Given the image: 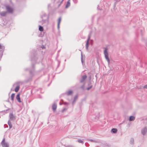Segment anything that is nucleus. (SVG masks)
<instances>
[{
  "label": "nucleus",
  "instance_id": "nucleus-1",
  "mask_svg": "<svg viewBox=\"0 0 147 147\" xmlns=\"http://www.w3.org/2000/svg\"><path fill=\"white\" fill-rule=\"evenodd\" d=\"M108 49L107 48H105V50L104 51V54L105 57L107 60L108 64L110 63V61L109 58V55L107 52Z\"/></svg>",
  "mask_w": 147,
  "mask_h": 147
},
{
  "label": "nucleus",
  "instance_id": "nucleus-2",
  "mask_svg": "<svg viewBox=\"0 0 147 147\" xmlns=\"http://www.w3.org/2000/svg\"><path fill=\"white\" fill-rule=\"evenodd\" d=\"M1 144L3 147H9V144L8 143L5 142V138L3 139Z\"/></svg>",
  "mask_w": 147,
  "mask_h": 147
},
{
  "label": "nucleus",
  "instance_id": "nucleus-3",
  "mask_svg": "<svg viewBox=\"0 0 147 147\" xmlns=\"http://www.w3.org/2000/svg\"><path fill=\"white\" fill-rule=\"evenodd\" d=\"M6 9L8 12L10 13H13V8L9 5H6L5 7Z\"/></svg>",
  "mask_w": 147,
  "mask_h": 147
},
{
  "label": "nucleus",
  "instance_id": "nucleus-4",
  "mask_svg": "<svg viewBox=\"0 0 147 147\" xmlns=\"http://www.w3.org/2000/svg\"><path fill=\"white\" fill-rule=\"evenodd\" d=\"M9 119L8 120L13 121L16 119V116L14 115L13 113H10L9 115Z\"/></svg>",
  "mask_w": 147,
  "mask_h": 147
},
{
  "label": "nucleus",
  "instance_id": "nucleus-5",
  "mask_svg": "<svg viewBox=\"0 0 147 147\" xmlns=\"http://www.w3.org/2000/svg\"><path fill=\"white\" fill-rule=\"evenodd\" d=\"M32 69L30 70V73L31 75H32V77L30 78V79H31L34 76L33 73L35 71V67L34 64H32Z\"/></svg>",
  "mask_w": 147,
  "mask_h": 147
},
{
  "label": "nucleus",
  "instance_id": "nucleus-6",
  "mask_svg": "<svg viewBox=\"0 0 147 147\" xmlns=\"http://www.w3.org/2000/svg\"><path fill=\"white\" fill-rule=\"evenodd\" d=\"M36 52L34 53V56L31 57V60L32 61H36L38 59V57L36 56Z\"/></svg>",
  "mask_w": 147,
  "mask_h": 147
},
{
  "label": "nucleus",
  "instance_id": "nucleus-7",
  "mask_svg": "<svg viewBox=\"0 0 147 147\" xmlns=\"http://www.w3.org/2000/svg\"><path fill=\"white\" fill-rule=\"evenodd\" d=\"M90 34H89L88 36V39L87 40L86 45V49H88V45L89 44V40L90 38Z\"/></svg>",
  "mask_w": 147,
  "mask_h": 147
},
{
  "label": "nucleus",
  "instance_id": "nucleus-8",
  "mask_svg": "<svg viewBox=\"0 0 147 147\" xmlns=\"http://www.w3.org/2000/svg\"><path fill=\"white\" fill-rule=\"evenodd\" d=\"M147 132V128L146 127H145L141 130V133L143 135H144Z\"/></svg>",
  "mask_w": 147,
  "mask_h": 147
},
{
  "label": "nucleus",
  "instance_id": "nucleus-9",
  "mask_svg": "<svg viewBox=\"0 0 147 147\" xmlns=\"http://www.w3.org/2000/svg\"><path fill=\"white\" fill-rule=\"evenodd\" d=\"M87 76L86 75H84L82 76L81 79L80 80V83H83L86 78Z\"/></svg>",
  "mask_w": 147,
  "mask_h": 147
},
{
  "label": "nucleus",
  "instance_id": "nucleus-10",
  "mask_svg": "<svg viewBox=\"0 0 147 147\" xmlns=\"http://www.w3.org/2000/svg\"><path fill=\"white\" fill-rule=\"evenodd\" d=\"M20 95V93L16 95V99H17V100L19 102H21V101Z\"/></svg>",
  "mask_w": 147,
  "mask_h": 147
},
{
  "label": "nucleus",
  "instance_id": "nucleus-11",
  "mask_svg": "<svg viewBox=\"0 0 147 147\" xmlns=\"http://www.w3.org/2000/svg\"><path fill=\"white\" fill-rule=\"evenodd\" d=\"M57 108V105L54 102L53 104L52 105V110L53 111H55Z\"/></svg>",
  "mask_w": 147,
  "mask_h": 147
},
{
  "label": "nucleus",
  "instance_id": "nucleus-12",
  "mask_svg": "<svg viewBox=\"0 0 147 147\" xmlns=\"http://www.w3.org/2000/svg\"><path fill=\"white\" fill-rule=\"evenodd\" d=\"M61 20V17H60L59 18L57 24V28L58 30L60 28V24Z\"/></svg>",
  "mask_w": 147,
  "mask_h": 147
},
{
  "label": "nucleus",
  "instance_id": "nucleus-13",
  "mask_svg": "<svg viewBox=\"0 0 147 147\" xmlns=\"http://www.w3.org/2000/svg\"><path fill=\"white\" fill-rule=\"evenodd\" d=\"M7 13V11H3L0 13V15L2 16H5Z\"/></svg>",
  "mask_w": 147,
  "mask_h": 147
},
{
  "label": "nucleus",
  "instance_id": "nucleus-14",
  "mask_svg": "<svg viewBox=\"0 0 147 147\" xmlns=\"http://www.w3.org/2000/svg\"><path fill=\"white\" fill-rule=\"evenodd\" d=\"M117 131V130L116 128H113L111 130V132L115 134L116 133Z\"/></svg>",
  "mask_w": 147,
  "mask_h": 147
},
{
  "label": "nucleus",
  "instance_id": "nucleus-15",
  "mask_svg": "<svg viewBox=\"0 0 147 147\" xmlns=\"http://www.w3.org/2000/svg\"><path fill=\"white\" fill-rule=\"evenodd\" d=\"M73 91L72 90H70L67 92H66L65 94L68 96H69L71 95Z\"/></svg>",
  "mask_w": 147,
  "mask_h": 147
},
{
  "label": "nucleus",
  "instance_id": "nucleus-16",
  "mask_svg": "<svg viewBox=\"0 0 147 147\" xmlns=\"http://www.w3.org/2000/svg\"><path fill=\"white\" fill-rule=\"evenodd\" d=\"M129 143L131 145H133L134 144V140L133 138L130 139Z\"/></svg>",
  "mask_w": 147,
  "mask_h": 147
},
{
  "label": "nucleus",
  "instance_id": "nucleus-17",
  "mask_svg": "<svg viewBox=\"0 0 147 147\" xmlns=\"http://www.w3.org/2000/svg\"><path fill=\"white\" fill-rule=\"evenodd\" d=\"M135 119V117L133 116H130L129 119V120L130 121H134Z\"/></svg>",
  "mask_w": 147,
  "mask_h": 147
},
{
  "label": "nucleus",
  "instance_id": "nucleus-18",
  "mask_svg": "<svg viewBox=\"0 0 147 147\" xmlns=\"http://www.w3.org/2000/svg\"><path fill=\"white\" fill-rule=\"evenodd\" d=\"M7 123L9 126V129H11L12 128V125L11 121L10 120H8V121Z\"/></svg>",
  "mask_w": 147,
  "mask_h": 147
},
{
  "label": "nucleus",
  "instance_id": "nucleus-19",
  "mask_svg": "<svg viewBox=\"0 0 147 147\" xmlns=\"http://www.w3.org/2000/svg\"><path fill=\"white\" fill-rule=\"evenodd\" d=\"M70 0H69L67 1V4L66 5L65 7L66 8H67L69 6H70Z\"/></svg>",
  "mask_w": 147,
  "mask_h": 147
},
{
  "label": "nucleus",
  "instance_id": "nucleus-20",
  "mask_svg": "<svg viewBox=\"0 0 147 147\" xmlns=\"http://www.w3.org/2000/svg\"><path fill=\"white\" fill-rule=\"evenodd\" d=\"M78 98V96L77 95H75L74 97V100H73V101L72 102V105H74V103L75 102H76V99L77 98Z\"/></svg>",
  "mask_w": 147,
  "mask_h": 147
},
{
  "label": "nucleus",
  "instance_id": "nucleus-21",
  "mask_svg": "<svg viewBox=\"0 0 147 147\" xmlns=\"http://www.w3.org/2000/svg\"><path fill=\"white\" fill-rule=\"evenodd\" d=\"M20 88V86H19L18 85L17 86L15 89L14 90L16 92H18V90H19Z\"/></svg>",
  "mask_w": 147,
  "mask_h": 147
},
{
  "label": "nucleus",
  "instance_id": "nucleus-22",
  "mask_svg": "<svg viewBox=\"0 0 147 147\" xmlns=\"http://www.w3.org/2000/svg\"><path fill=\"white\" fill-rule=\"evenodd\" d=\"M39 30L41 32L43 31V28L42 26L40 25L39 26Z\"/></svg>",
  "mask_w": 147,
  "mask_h": 147
},
{
  "label": "nucleus",
  "instance_id": "nucleus-23",
  "mask_svg": "<svg viewBox=\"0 0 147 147\" xmlns=\"http://www.w3.org/2000/svg\"><path fill=\"white\" fill-rule=\"evenodd\" d=\"M15 94L14 93H13L11 94V100L12 101H13L14 100V98L15 97Z\"/></svg>",
  "mask_w": 147,
  "mask_h": 147
},
{
  "label": "nucleus",
  "instance_id": "nucleus-24",
  "mask_svg": "<svg viewBox=\"0 0 147 147\" xmlns=\"http://www.w3.org/2000/svg\"><path fill=\"white\" fill-rule=\"evenodd\" d=\"M78 142L79 143H81L82 144H83L84 143L83 141L80 139H78Z\"/></svg>",
  "mask_w": 147,
  "mask_h": 147
},
{
  "label": "nucleus",
  "instance_id": "nucleus-25",
  "mask_svg": "<svg viewBox=\"0 0 147 147\" xmlns=\"http://www.w3.org/2000/svg\"><path fill=\"white\" fill-rule=\"evenodd\" d=\"M47 16V14L45 13H44L41 16V17L42 19V18L44 17H45Z\"/></svg>",
  "mask_w": 147,
  "mask_h": 147
},
{
  "label": "nucleus",
  "instance_id": "nucleus-26",
  "mask_svg": "<svg viewBox=\"0 0 147 147\" xmlns=\"http://www.w3.org/2000/svg\"><path fill=\"white\" fill-rule=\"evenodd\" d=\"M47 21V19L43 20L42 19V24H43L45 23Z\"/></svg>",
  "mask_w": 147,
  "mask_h": 147
},
{
  "label": "nucleus",
  "instance_id": "nucleus-27",
  "mask_svg": "<svg viewBox=\"0 0 147 147\" xmlns=\"http://www.w3.org/2000/svg\"><path fill=\"white\" fill-rule=\"evenodd\" d=\"M89 140L92 142H98L97 140H94L92 139H90Z\"/></svg>",
  "mask_w": 147,
  "mask_h": 147
},
{
  "label": "nucleus",
  "instance_id": "nucleus-28",
  "mask_svg": "<svg viewBox=\"0 0 147 147\" xmlns=\"http://www.w3.org/2000/svg\"><path fill=\"white\" fill-rule=\"evenodd\" d=\"M81 62H82V64H83L84 61H83V60L82 56V53H81Z\"/></svg>",
  "mask_w": 147,
  "mask_h": 147
},
{
  "label": "nucleus",
  "instance_id": "nucleus-29",
  "mask_svg": "<svg viewBox=\"0 0 147 147\" xmlns=\"http://www.w3.org/2000/svg\"><path fill=\"white\" fill-rule=\"evenodd\" d=\"M5 47L4 46H1V47L0 48V49H1L2 50H3V51L5 49Z\"/></svg>",
  "mask_w": 147,
  "mask_h": 147
},
{
  "label": "nucleus",
  "instance_id": "nucleus-30",
  "mask_svg": "<svg viewBox=\"0 0 147 147\" xmlns=\"http://www.w3.org/2000/svg\"><path fill=\"white\" fill-rule=\"evenodd\" d=\"M67 109L66 108L63 109H62L61 111L62 113H63Z\"/></svg>",
  "mask_w": 147,
  "mask_h": 147
},
{
  "label": "nucleus",
  "instance_id": "nucleus-31",
  "mask_svg": "<svg viewBox=\"0 0 147 147\" xmlns=\"http://www.w3.org/2000/svg\"><path fill=\"white\" fill-rule=\"evenodd\" d=\"M92 86H90L89 87L87 88L86 89L87 90H89L90 89L92 88Z\"/></svg>",
  "mask_w": 147,
  "mask_h": 147
},
{
  "label": "nucleus",
  "instance_id": "nucleus-32",
  "mask_svg": "<svg viewBox=\"0 0 147 147\" xmlns=\"http://www.w3.org/2000/svg\"><path fill=\"white\" fill-rule=\"evenodd\" d=\"M63 104L65 105H69V103H67L66 102H64V103H63Z\"/></svg>",
  "mask_w": 147,
  "mask_h": 147
},
{
  "label": "nucleus",
  "instance_id": "nucleus-33",
  "mask_svg": "<svg viewBox=\"0 0 147 147\" xmlns=\"http://www.w3.org/2000/svg\"><path fill=\"white\" fill-rule=\"evenodd\" d=\"M4 127L5 128H6V127H8V126L7 124H4Z\"/></svg>",
  "mask_w": 147,
  "mask_h": 147
},
{
  "label": "nucleus",
  "instance_id": "nucleus-34",
  "mask_svg": "<svg viewBox=\"0 0 147 147\" xmlns=\"http://www.w3.org/2000/svg\"><path fill=\"white\" fill-rule=\"evenodd\" d=\"M41 47L42 48V49H45V47L43 45H42V46Z\"/></svg>",
  "mask_w": 147,
  "mask_h": 147
},
{
  "label": "nucleus",
  "instance_id": "nucleus-35",
  "mask_svg": "<svg viewBox=\"0 0 147 147\" xmlns=\"http://www.w3.org/2000/svg\"><path fill=\"white\" fill-rule=\"evenodd\" d=\"M7 109L5 111H6V113H7L8 112L7 111H8L9 109Z\"/></svg>",
  "mask_w": 147,
  "mask_h": 147
},
{
  "label": "nucleus",
  "instance_id": "nucleus-36",
  "mask_svg": "<svg viewBox=\"0 0 147 147\" xmlns=\"http://www.w3.org/2000/svg\"><path fill=\"white\" fill-rule=\"evenodd\" d=\"M144 88H146L147 89V84L146 85H145L144 86Z\"/></svg>",
  "mask_w": 147,
  "mask_h": 147
},
{
  "label": "nucleus",
  "instance_id": "nucleus-37",
  "mask_svg": "<svg viewBox=\"0 0 147 147\" xmlns=\"http://www.w3.org/2000/svg\"><path fill=\"white\" fill-rule=\"evenodd\" d=\"M30 80H30H26V82H29V81Z\"/></svg>",
  "mask_w": 147,
  "mask_h": 147
},
{
  "label": "nucleus",
  "instance_id": "nucleus-38",
  "mask_svg": "<svg viewBox=\"0 0 147 147\" xmlns=\"http://www.w3.org/2000/svg\"><path fill=\"white\" fill-rule=\"evenodd\" d=\"M64 0H61V1L60 3H61V4L63 1H64Z\"/></svg>",
  "mask_w": 147,
  "mask_h": 147
},
{
  "label": "nucleus",
  "instance_id": "nucleus-39",
  "mask_svg": "<svg viewBox=\"0 0 147 147\" xmlns=\"http://www.w3.org/2000/svg\"><path fill=\"white\" fill-rule=\"evenodd\" d=\"M61 3H60L58 5V7H59L61 5Z\"/></svg>",
  "mask_w": 147,
  "mask_h": 147
},
{
  "label": "nucleus",
  "instance_id": "nucleus-40",
  "mask_svg": "<svg viewBox=\"0 0 147 147\" xmlns=\"http://www.w3.org/2000/svg\"><path fill=\"white\" fill-rule=\"evenodd\" d=\"M84 87V86L83 85V86H82L81 88H83Z\"/></svg>",
  "mask_w": 147,
  "mask_h": 147
},
{
  "label": "nucleus",
  "instance_id": "nucleus-41",
  "mask_svg": "<svg viewBox=\"0 0 147 147\" xmlns=\"http://www.w3.org/2000/svg\"><path fill=\"white\" fill-rule=\"evenodd\" d=\"M59 105H62V103H61L60 102V103H59Z\"/></svg>",
  "mask_w": 147,
  "mask_h": 147
},
{
  "label": "nucleus",
  "instance_id": "nucleus-42",
  "mask_svg": "<svg viewBox=\"0 0 147 147\" xmlns=\"http://www.w3.org/2000/svg\"><path fill=\"white\" fill-rule=\"evenodd\" d=\"M28 69L27 68V69H25V70H28Z\"/></svg>",
  "mask_w": 147,
  "mask_h": 147
},
{
  "label": "nucleus",
  "instance_id": "nucleus-43",
  "mask_svg": "<svg viewBox=\"0 0 147 147\" xmlns=\"http://www.w3.org/2000/svg\"><path fill=\"white\" fill-rule=\"evenodd\" d=\"M96 147H100L99 146H96Z\"/></svg>",
  "mask_w": 147,
  "mask_h": 147
},
{
  "label": "nucleus",
  "instance_id": "nucleus-44",
  "mask_svg": "<svg viewBox=\"0 0 147 147\" xmlns=\"http://www.w3.org/2000/svg\"><path fill=\"white\" fill-rule=\"evenodd\" d=\"M48 18H49V17H47V20H48Z\"/></svg>",
  "mask_w": 147,
  "mask_h": 147
},
{
  "label": "nucleus",
  "instance_id": "nucleus-45",
  "mask_svg": "<svg viewBox=\"0 0 147 147\" xmlns=\"http://www.w3.org/2000/svg\"><path fill=\"white\" fill-rule=\"evenodd\" d=\"M1 70V67H0V71Z\"/></svg>",
  "mask_w": 147,
  "mask_h": 147
},
{
  "label": "nucleus",
  "instance_id": "nucleus-46",
  "mask_svg": "<svg viewBox=\"0 0 147 147\" xmlns=\"http://www.w3.org/2000/svg\"><path fill=\"white\" fill-rule=\"evenodd\" d=\"M62 101H63V100H61Z\"/></svg>",
  "mask_w": 147,
  "mask_h": 147
}]
</instances>
